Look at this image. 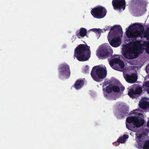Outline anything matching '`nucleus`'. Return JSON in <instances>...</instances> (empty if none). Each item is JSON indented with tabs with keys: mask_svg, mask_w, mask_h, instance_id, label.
I'll list each match as a JSON object with an SVG mask.
<instances>
[{
	"mask_svg": "<svg viewBox=\"0 0 149 149\" xmlns=\"http://www.w3.org/2000/svg\"><path fill=\"white\" fill-rule=\"evenodd\" d=\"M110 46L102 45L97 51L96 55L100 59H106L112 55L113 51L110 48Z\"/></svg>",
	"mask_w": 149,
	"mask_h": 149,
	"instance_id": "nucleus-5",
	"label": "nucleus"
},
{
	"mask_svg": "<svg viewBox=\"0 0 149 149\" xmlns=\"http://www.w3.org/2000/svg\"><path fill=\"white\" fill-rule=\"evenodd\" d=\"M131 26L129 27L128 30L126 31V34L128 38H132L134 40L138 37L141 39L144 37L149 40V27L147 28L146 31L144 32V28L143 25L140 23H134L133 24L132 27L136 30L134 32H131L130 30Z\"/></svg>",
	"mask_w": 149,
	"mask_h": 149,
	"instance_id": "nucleus-1",
	"label": "nucleus"
},
{
	"mask_svg": "<svg viewBox=\"0 0 149 149\" xmlns=\"http://www.w3.org/2000/svg\"><path fill=\"white\" fill-rule=\"evenodd\" d=\"M108 39L110 45L113 47H118L121 44V39L116 36L108 35Z\"/></svg>",
	"mask_w": 149,
	"mask_h": 149,
	"instance_id": "nucleus-9",
	"label": "nucleus"
},
{
	"mask_svg": "<svg viewBox=\"0 0 149 149\" xmlns=\"http://www.w3.org/2000/svg\"><path fill=\"white\" fill-rule=\"evenodd\" d=\"M122 53L125 57L128 59H133L137 57L134 50L126 45L123 47Z\"/></svg>",
	"mask_w": 149,
	"mask_h": 149,
	"instance_id": "nucleus-7",
	"label": "nucleus"
},
{
	"mask_svg": "<svg viewBox=\"0 0 149 149\" xmlns=\"http://www.w3.org/2000/svg\"><path fill=\"white\" fill-rule=\"evenodd\" d=\"M107 11L105 8L102 6H96L91 11L93 16L97 19L103 18L106 15Z\"/></svg>",
	"mask_w": 149,
	"mask_h": 149,
	"instance_id": "nucleus-6",
	"label": "nucleus"
},
{
	"mask_svg": "<svg viewBox=\"0 0 149 149\" xmlns=\"http://www.w3.org/2000/svg\"><path fill=\"white\" fill-rule=\"evenodd\" d=\"M123 33L122 29L120 25H115L111 27L108 35L117 36L118 33Z\"/></svg>",
	"mask_w": 149,
	"mask_h": 149,
	"instance_id": "nucleus-13",
	"label": "nucleus"
},
{
	"mask_svg": "<svg viewBox=\"0 0 149 149\" xmlns=\"http://www.w3.org/2000/svg\"><path fill=\"white\" fill-rule=\"evenodd\" d=\"M109 84L108 82H107V81H105L104 83V85H106Z\"/></svg>",
	"mask_w": 149,
	"mask_h": 149,
	"instance_id": "nucleus-32",
	"label": "nucleus"
},
{
	"mask_svg": "<svg viewBox=\"0 0 149 149\" xmlns=\"http://www.w3.org/2000/svg\"><path fill=\"white\" fill-rule=\"evenodd\" d=\"M142 88L140 86H138L135 89L136 93H142Z\"/></svg>",
	"mask_w": 149,
	"mask_h": 149,
	"instance_id": "nucleus-21",
	"label": "nucleus"
},
{
	"mask_svg": "<svg viewBox=\"0 0 149 149\" xmlns=\"http://www.w3.org/2000/svg\"><path fill=\"white\" fill-rule=\"evenodd\" d=\"M91 74L94 80L99 82L100 79H104L106 77L107 71L103 68L97 65L93 67Z\"/></svg>",
	"mask_w": 149,
	"mask_h": 149,
	"instance_id": "nucleus-4",
	"label": "nucleus"
},
{
	"mask_svg": "<svg viewBox=\"0 0 149 149\" xmlns=\"http://www.w3.org/2000/svg\"><path fill=\"white\" fill-rule=\"evenodd\" d=\"M112 4L114 8L124 10L125 6V0H113Z\"/></svg>",
	"mask_w": 149,
	"mask_h": 149,
	"instance_id": "nucleus-12",
	"label": "nucleus"
},
{
	"mask_svg": "<svg viewBox=\"0 0 149 149\" xmlns=\"http://www.w3.org/2000/svg\"><path fill=\"white\" fill-rule=\"evenodd\" d=\"M84 84V80L78 79L75 82L74 85V87L77 90H79L82 87Z\"/></svg>",
	"mask_w": 149,
	"mask_h": 149,
	"instance_id": "nucleus-18",
	"label": "nucleus"
},
{
	"mask_svg": "<svg viewBox=\"0 0 149 149\" xmlns=\"http://www.w3.org/2000/svg\"><path fill=\"white\" fill-rule=\"evenodd\" d=\"M147 125H148V126L149 127V120L148 122V124H147Z\"/></svg>",
	"mask_w": 149,
	"mask_h": 149,
	"instance_id": "nucleus-33",
	"label": "nucleus"
},
{
	"mask_svg": "<svg viewBox=\"0 0 149 149\" xmlns=\"http://www.w3.org/2000/svg\"><path fill=\"white\" fill-rule=\"evenodd\" d=\"M97 31H96V33H97L99 34L102 31V30L101 29H97Z\"/></svg>",
	"mask_w": 149,
	"mask_h": 149,
	"instance_id": "nucleus-29",
	"label": "nucleus"
},
{
	"mask_svg": "<svg viewBox=\"0 0 149 149\" xmlns=\"http://www.w3.org/2000/svg\"><path fill=\"white\" fill-rule=\"evenodd\" d=\"M139 107L142 109H146L149 108V99L147 98H143L140 101Z\"/></svg>",
	"mask_w": 149,
	"mask_h": 149,
	"instance_id": "nucleus-15",
	"label": "nucleus"
},
{
	"mask_svg": "<svg viewBox=\"0 0 149 149\" xmlns=\"http://www.w3.org/2000/svg\"><path fill=\"white\" fill-rule=\"evenodd\" d=\"M139 94H128V95L132 99L135 98L136 97V95Z\"/></svg>",
	"mask_w": 149,
	"mask_h": 149,
	"instance_id": "nucleus-25",
	"label": "nucleus"
},
{
	"mask_svg": "<svg viewBox=\"0 0 149 149\" xmlns=\"http://www.w3.org/2000/svg\"><path fill=\"white\" fill-rule=\"evenodd\" d=\"M88 68L89 67L88 65H86V68L85 69V72L86 73H88Z\"/></svg>",
	"mask_w": 149,
	"mask_h": 149,
	"instance_id": "nucleus-28",
	"label": "nucleus"
},
{
	"mask_svg": "<svg viewBox=\"0 0 149 149\" xmlns=\"http://www.w3.org/2000/svg\"><path fill=\"white\" fill-rule=\"evenodd\" d=\"M97 29H92V31L93 32L96 33V31L97 30Z\"/></svg>",
	"mask_w": 149,
	"mask_h": 149,
	"instance_id": "nucleus-31",
	"label": "nucleus"
},
{
	"mask_svg": "<svg viewBox=\"0 0 149 149\" xmlns=\"http://www.w3.org/2000/svg\"><path fill=\"white\" fill-rule=\"evenodd\" d=\"M87 30L84 28H81L80 29L79 32L77 31L76 33V36L79 38L80 39L81 37L82 38L86 36L88 37L86 34Z\"/></svg>",
	"mask_w": 149,
	"mask_h": 149,
	"instance_id": "nucleus-17",
	"label": "nucleus"
},
{
	"mask_svg": "<svg viewBox=\"0 0 149 149\" xmlns=\"http://www.w3.org/2000/svg\"><path fill=\"white\" fill-rule=\"evenodd\" d=\"M147 3L143 1H141L138 4L137 10L139 12H143L147 10L146 7Z\"/></svg>",
	"mask_w": 149,
	"mask_h": 149,
	"instance_id": "nucleus-16",
	"label": "nucleus"
},
{
	"mask_svg": "<svg viewBox=\"0 0 149 149\" xmlns=\"http://www.w3.org/2000/svg\"><path fill=\"white\" fill-rule=\"evenodd\" d=\"M125 87L122 86L120 88L118 86L116 85H113L111 84L107 86L106 89H103V90H105L107 93H111L113 92L115 93H118L119 92H122L125 90Z\"/></svg>",
	"mask_w": 149,
	"mask_h": 149,
	"instance_id": "nucleus-10",
	"label": "nucleus"
},
{
	"mask_svg": "<svg viewBox=\"0 0 149 149\" xmlns=\"http://www.w3.org/2000/svg\"><path fill=\"white\" fill-rule=\"evenodd\" d=\"M144 86L145 87L147 88L146 90L147 92V93H149V81L145 82Z\"/></svg>",
	"mask_w": 149,
	"mask_h": 149,
	"instance_id": "nucleus-23",
	"label": "nucleus"
},
{
	"mask_svg": "<svg viewBox=\"0 0 149 149\" xmlns=\"http://www.w3.org/2000/svg\"><path fill=\"white\" fill-rule=\"evenodd\" d=\"M90 47L87 45H79L75 49L74 56L79 61H85L90 57L91 52Z\"/></svg>",
	"mask_w": 149,
	"mask_h": 149,
	"instance_id": "nucleus-3",
	"label": "nucleus"
},
{
	"mask_svg": "<svg viewBox=\"0 0 149 149\" xmlns=\"http://www.w3.org/2000/svg\"><path fill=\"white\" fill-rule=\"evenodd\" d=\"M127 82L130 83H134L136 81L137 79V75L135 73H132L131 75L127 74L124 76Z\"/></svg>",
	"mask_w": 149,
	"mask_h": 149,
	"instance_id": "nucleus-14",
	"label": "nucleus"
},
{
	"mask_svg": "<svg viewBox=\"0 0 149 149\" xmlns=\"http://www.w3.org/2000/svg\"><path fill=\"white\" fill-rule=\"evenodd\" d=\"M143 149H149V141L145 142L143 146Z\"/></svg>",
	"mask_w": 149,
	"mask_h": 149,
	"instance_id": "nucleus-22",
	"label": "nucleus"
},
{
	"mask_svg": "<svg viewBox=\"0 0 149 149\" xmlns=\"http://www.w3.org/2000/svg\"><path fill=\"white\" fill-rule=\"evenodd\" d=\"M110 29V27L108 26H107L105 27L104 30L105 31H107Z\"/></svg>",
	"mask_w": 149,
	"mask_h": 149,
	"instance_id": "nucleus-30",
	"label": "nucleus"
},
{
	"mask_svg": "<svg viewBox=\"0 0 149 149\" xmlns=\"http://www.w3.org/2000/svg\"><path fill=\"white\" fill-rule=\"evenodd\" d=\"M59 70L60 75L64 76L67 78L69 77L71 72L68 65L66 64H61L59 68Z\"/></svg>",
	"mask_w": 149,
	"mask_h": 149,
	"instance_id": "nucleus-8",
	"label": "nucleus"
},
{
	"mask_svg": "<svg viewBox=\"0 0 149 149\" xmlns=\"http://www.w3.org/2000/svg\"><path fill=\"white\" fill-rule=\"evenodd\" d=\"M109 64L110 66L113 69L117 70V68L116 66V65H118L121 69L124 68L125 66L124 62L120 58H114L109 61Z\"/></svg>",
	"mask_w": 149,
	"mask_h": 149,
	"instance_id": "nucleus-11",
	"label": "nucleus"
},
{
	"mask_svg": "<svg viewBox=\"0 0 149 149\" xmlns=\"http://www.w3.org/2000/svg\"><path fill=\"white\" fill-rule=\"evenodd\" d=\"M128 136L127 135H124L123 137H120L117 140V141L121 143H124L126 141V139L128 138Z\"/></svg>",
	"mask_w": 149,
	"mask_h": 149,
	"instance_id": "nucleus-20",
	"label": "nucleus"
},
{
	"mask_svg": "<svg viewBox=\"0 0 149 149\" xmlns=\"http://www.w3.org/2000/svg\"><path fill=\"white\" fill-rule=\"evenodd\" d=\"M149 44V42L148 41H143V44L145 46H147Z\"/></svg>",
	"mask_w": 149,
	"mask_h": 149,
	"instance_id": "nucleus-27",
	"label": "nucleus"
},
{
	"mask_svg": "<svg viewBox=\"0 0 149 149\" xmlns=\"http://www.w3.org/2000/svg\"><path fill=\"white\" fill-rule=\"evenodd\" d=\"M136 140L138 143H139V140L141 139V135L140 134H139L138 133H137L136 134Z\"/></svg>",
	"mask_w": 149,
	"mask_h": 149,
	"instance_id": "nucleus-24",
	"label": "nucleus"
},
{
	"mask_svg": "<svg viewBox=\"0 0 149 149\" xmlns=\"http://www.w3.org/2000/svg\"><path fill=\"white\" fill-rule=\"evenodd\" d=\"M119 94H105L104 96L106 98L110 99H116L119 95Z\"/></svg>",
	"mask_w": 149,
	"mask_h": 149,
	"instance_id": "nucleus-19",
	"label": "nucleus"
},
{
	"mask_svg": "<svg viewBox=\"0 0 149 149\" xmlns=\"http://www.w3.org/2000/svg\"><path fill=\"white\" fill-rule=\"evenodd\" d=\"M128 93H136L135 90L133 88H131L128 92Z\"/></svg>",
	"mask_w": 149,
	"mask_h": 149,
	"instance_id": "nucleus-26",
	"label": "nucleus"
},
{
	"mask_svg": "<svg viewBox=\"0 0 149 149\" xmlns=\"http://www.w3.org/2000/svg\"><path fill=\"white\" fill-rule=\"evenodd\" d=\"M135 116L128 118L126 119V126L127 128L132 131L136 130V127H139L143 125L144 123L143 115L138 112H135Z\"/></svg>",
	"mask_w": 149,
	"mask_h": 149,
	"instance_id": "nucleus-2",
	"label": "nucleus"
}]
</instances>
